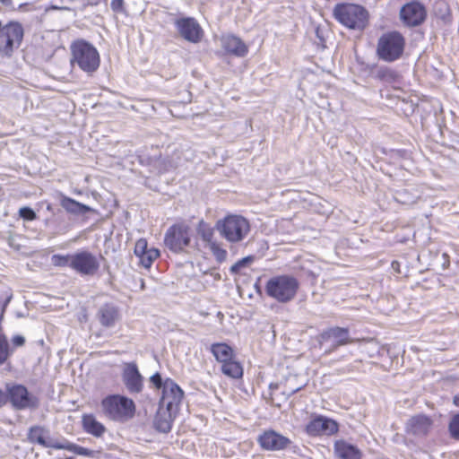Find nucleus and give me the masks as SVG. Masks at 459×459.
I'll list each match as a JSON object with an SVG mask.
<instances>
[{"label":"nucleus","instance_id":"nucleus-32","mask_svg":"<svg viewBox=\"0 0 459 459\" xmlns=\"http://www.w3.org/2000/svg\"><path fill=\"white\" fill-rule=\"evenodd\" d=\"M12 353L7 338L0 334V366L6 362Z\"/></svg>","mask_w":459,"mask_h":459},{"label":"nucleus","instance_id":"nucleus-26","mask_svg":"<svg viewBox=\"0 0 459 459\" xmlns=\"http://www.w3.org/2000/svg\"><path fill=\"white\" fill-rule=\"evenodd\" d=\"M210 351L215 359L223 364L235 357L233 349L225 342H215L211 345Z\"/></svg>","mask_w":459,"mask_h":459},{"label":"nucleus","instance_id":"nucleus-37","mask_svg":"<svg viewBox=\"0 0 459 459\" xmlns=\"http://www.w3.org/2000/svg\"><path fill=\"white\" fill-rule=\"evenodd\" d=\"M52 262L56 266L71 268L72 254L70 255H54Z\"/></svg>","mask_w":459,"mask_h":459},{"label":"nucleus","instance_id":"nucleus-3","mask_svg":"<svg viewBox=\"0 0 459 459\" xmlns=\"http://www.w3.org/2000/svg\"><path fill=\"white\" fill-rule=\"evenodd\" d=\"M215 229L221 237L231 244L243 241L250 232V223L242 215L230 214L218 220Z\"/></svg>","mask_w":459,"mask_h":459},{"label":"nucleus","instance_id":"nucleus-1","mask_svg":"<svg viewBox=\"0 0 459 459\" xmlns=\"http://www.w3.org/2000/svg\"><path fill=\"white\" fill-rule=\"evenodd\" d=\"M71 65L88 75L93 74L100 67V56L98 49L85 39L74 40L70 47Z\"/></svg>","mask_w":459,"mask_h":459},{"label":"nucleus","instance_id":"nucleus-41","mask_svg":"<svg viewBox=\"0 0 459 459\" xmlns=\"http://www.w3.org/2000/svg\"><path fill=\"white\" fill-rule=\"evenodd\" d=\"M110 8L114 13H124L126 12L124 0H111Z\"/></svg>","mask_w":459,"mask_h":459},{"label":"nucleus","instance_id":"nucleus-43","mask_svg":"<svg viewBox=\"0 0 459 459\" xmlns=\"http://www.w3.org/2000/svg\"><path fill=\"white\" fill-rule=\"evenodd\" d=\"M305 386V385H300L299 387H296V388H293L291 390H290L288 393H284L288 397H290L291 395H293L294 394L299 392L301 389H303Z\"/></svg>","mask_w":459,"mask_h":459},{"label":"nucleus","instance_id":"nucleus-40","mask_svg":"<svg viewBox=\"0 0 459 459\" xmlns=\"http://www.w3.org/2000/svg\"><path fill=\"white\" fill-rule=\"evenodd\" d=\"M150 382L153 385V386L156 389H161V391L164 389V386L166 385V379H163L160 372L154 373L150 377Z\"/></svg>","mask_w":459,"mask_h":459},{"label":"nucleus","instance_id":"nucleus-12","mask_svg":"<svg viewBox=\"0 0 459 459\" xmlns=\"http://www.w3.org/2000/svg\"><path fill=\"white\" fill-rule=\"evenodd\" d=\"M428 16L425 5L418 1L411 0L404 4L399 13L401 22L409 28L420 26Z\"/></svg>","mask_w":459,"mask_h":459},{"label":"nucleus","instance_id":"nucleus-20","mask_svg":"<svg viewBox=\"0 0 459 459\" xmlns=\"http://www.w3.org/2000/svg\"><path fill=\"white\" fill-rule=\"evenodd\" d=\"M178 411H169L167 408L158 406V411L154 417V429L160 433H169L172 429L174 420L178 415Z\"/></svg>","mask_w":459,"mask_h":459},{"label":"nucleus","instance_id":"nucleus-35","mask_svg":"<svg viewBox=\"0 0 459 459\" xmlns=\"http://www.w3.org/2000/svg\"><path fill=\"white\" fill-rule=\"evenodd\" d=\"M208 247L210 248L217 262L222 263L226 260L228 253L226 249L222 248L217 241L212 243L210 246H208Z\"/></svg>","mask_w":459,"mask_h":459},{"label":"nucleus","instance_id":"nucleus-8","mask_svg":"<svg viewBox=\"0 0 459 459\" xmlns=\"http://www.w3.org/2000/svg\"><path fill=\"white\" fill-rule=\"evenodd\" d=\"M23 35V27L18 22L11 21L3 25V30L0 34V55L2 56H11L13 50L21 46Z\"/></svg>","mask_w":459,"mask_h":459},{"label":"nucleus","instance_id":"nucleus-48","mask_svg":"<svg viewBox=\"0 0 459 459\" xmlns=\"http://www.w3.org/2000/svg\"><path fill=\"white\" fill-rule=\"evenodd\" d=\"M0 3L5 6H9L12 4V0H0Z\"/></svg>","mask_w":459,"mask_h":459},{"label":"nucleus","instance_id":"nucleus-13","mask_svg":"<svg viewBox=\"0 0 459 459\" xmlns=\"http://www.w3.org/2000/svg\"><path fill=\"white\" fill-rule=\"evenodd\" d=\"M185 393L182 388L171 378H166V385L161 391L159 406L167 408L169 411H179Z\"/></svg>","mask_w":459,"mask_h":459},{"label":"nucleus","instance_id":"nucleus-16","mask_svg":"<svg viewBox=\"0 0 459 459\" xmlns=\"http://www.w3.org/2000/svg\"><path fill=\"white\" fill-rule=\"evenodd\" d=\"M338 429L339 425L334 420L322 415L315 417L306 425V432L311 437L333 435Z\"/></svg>","mask_w":459,"mask_h":459},{"label":"nucleus","instance_id":"nucleus-21","mask_svg":"<svg viewBox=\"0 0 459 459\" xmlns=\"http://www.w3.org/2000/svg\"><path fill=\"white\" fill-rule=\"evenodd\" d=\"M97 317L102 326L110 328L120 319V313L117 306L106 303L99 308Z\"/></svg>","mask_w":459,"mask_h":459},{"label":"nucleus","instance_id":"nucleus-18","mask_svg":"<svg viewBox=\"0 0 459 459\" xmlns=\"http://www.w3.org/2000/svg\"><path fill=\"white\" fill-rule=\"evenodd\" d=\"M432 427L433 420L431 417L426 414H417L408 420L405 429L408 435L422 438L429 434Z\"/></svg>","mask_w":459,"mask_h":459},{"label":"nucleus","instance_id":"nucleus-23","mask_svg":"<svg viewBox=\"0 0 459 459\" xmlns=\"http://www.w3.org/2000/svg\"><path fill=\"white\" fill-rule=\"evenodd\" d=\"M60 205L67 213L74 216H83L89 212H94L92 207L63 194L60 195Z\"/></svg>","mask_w":459,"mask_h":459},{"label":"nucleus","instance_id":"nucleus-29","mask_svg":"<svg viewBox=\"0 0 459 459\" xmlns=\"http://www.w3.org/2000/svg\"><path fill=\"white\" fill-rule=\"evenodd\" d=\"M196 232L201 239L210 246L212 243H214L216 240L214 239V229L211 227V225L205 222L204 220H201L196 227Z\"/></svg>","mask_w":459,"mask_h":459},{"label":"nucleus","instance_id":"nucleus-36","mask_svg":"<svg viewBox=\"0 0 459 459\" xmlns=\"http://www.w3.org/2000/svg\"><path fill=\"white\" fill-rule=\"evenodd\" d=\"M448 432L455 440H459V411L452 416L448 424Z\"/></svg>","mask_w":459,"mask_h":459},{"label":"nucleus","instance_id":"nucleus-4","mask_svg":"<svg viewBox=\"0 0 459 459\" xmlns=\"http://www.w3.org/2000/svg\"><path fill=\"white\" fill-rule=\"evenodd\" d=\"M100 405L104 415L115 421L126 420L135 413L134 402L123 394H108L101 400Z\"/></svg>","mask_w":459,"mask_h":459},{"label":"nucleus","instance_id":"nucleus-7","mask_svg":"<svg viewBox=\"0 0 459 459\" xmlns=\"http://www.w3.org/2000/svg\"><path fill=\"white\" fill-rule=\"evenodd\" d=\"M4 396L6 403H10L15 411L35 410L39 405V398L22 384H6Z\"/></svg>","mask_w":459,"mask_h":459},{"label":"nucleus","instance_id":"nucleus-5","mask_svg":"<svg viewBox=\"0 0 459 459\" xmlns=\"http://www.w3.org/2000/svg\"><path fill=\"white\" fill-rule=\"evenodd\" d=\"M334 19L352 30H363L368 24V13L363 6L355 4H337L333 10Z\"/></svg>","mask_w":459,"mask_h":459},{"label":"nucleus","instance_id":"nucleus-31","mask_svg":"<svg viewBox=\"0 0 459 459\" xmlns=\"http://www.w3.org/2000/svg\"><path fill=\"white\" fill-rule=\"evenodd\" d=\"M160 255V251L156 248H150V250L139 258V264L148 269L152 266L155 259Z\"/></svg>","mask_w":459,"mask_h":459},{"label":"nucleus","instance_id":"nucleus-46","mask_svg":"<svg viewBox=\"0 0 459 459\" xmlns=\"http://www.w3.org/2000/svg\"><path fill=\"white\" fill-rule=\"evenodd\" d=\"M442 256H443V258H444L443 267H444V268H446V267H448V266H449V264H450V262H449V256H448V255H447V254H446V253H444Z\"/></svg>","mask_w":459,"mask_h":459},{"label":"nucleus","instance_id":"nucleus-11","mask_svg":"<svg viewBox=\"0 0 459 459\" xmlns=\"http://www.w3.org/2000/svg\"><path fill=\"white\" fill-rule=\"evenodd\" d=\"M257 443L264 451H282L291 449L295 452L297 446L288 437L274 429H266L257 437Z\"/></svg>","mask_w":459,"mask_h":459},{"label":"nucleus","instance_id":"nucleus-15","mask_svg":"<svg viewBox=\"0 0 459 459\" xmlns=\"http://www.w3.org/2000/svg\"><path fill=\"white\" fill-rule=\"evenodd\" d=\"M27 439L30 444H37L45 448L56 450H59L62 443V440L52 438L49 429L40 425L30 427L27 433Z\"/></svg>","mask_w":459,"mask_h":459},{"label":"nucleus","instance_id":"nucleus-39","mask_svg":"<svg viewBox=\"0 0 459 459\" xmlns=\"http://www.w3.org/2000/svg\"><path fill=\"white\" fill-rule=\"evenodd\" d=\"M149 250L150 248H148V243L145 238H140L136 241L134 252L137 257L144 255Z\"/></svg>","mask_w":459,"mask_h":459},{"label":"nucleus","instance_id":"nucleus-49","mask_svg":"<svg viewBox=\"0 0 459 459\" xmlns=\"http://www.w3.org/2000/svg\"><path fill=\"white\" fill-rule=\"evenodd\" d=\"M47 210L49 211V212H52V205L51 204H48Z\"/></svg>","mask_w":459,"mask_h":459},{"label":"nucleus","instance_id":"nucleus-30","mask_svg":"<svg viewBox=\"0 0 459 459\" xmlns=\"http://www.w3.org/2000/svg\"><path fill=\"white\" fill-rule=\"evenodd\" d=\"M435 15L437 19L441 20L444 23H448L451 19L450 8L445 1L436 3L434 9Z\"/></svg>","mask_w":459,"mask_h":459},{"label":"nucleus","instance_id":"nucleus-44","mask_svg":"<svg viewBox=\"0 0 459 459\" xmlns=\"http://www.w3.org/2000/svg\"><path fill=\"white\" fill-rule=\"evenodd\" d=\"M6 404V399L4 396V391L0 388V408Z\"/></svg>","mask_w":459,"mask_h":459},{"label":"nucleus","instance_id":"nucleus-24","mask_svg":"<svg viewBox=\"0 0 459 459\" xmlns=\"http://www.w3.org/2000/svg\"><path fill=\"white\" fill-rule=\"evenodd\" d=\"M223 48L226 52L239 57L245 56L248 52L244 41L234 35H229L224 38Z\"/></svg>","mask_w":459,"mask_h":459},{"label":"nucleus","instance_id":"nucleus-34","mask_svg":"<svg viewBox=\"0 0 459 459\" xmlns=\"http://www.w3.org/2000/svg\"><path fill=\"white\" fill-rule=\"evenodd\" d=\"M255 261V255H247L239 260H238L234 264H232L230 268V272L232 274H238L242 268L248 266L251 263Z\"/></svg>","mask_w":459,"mask_h":459},{"label":"nucleus","instance_id":"nucleus-47","mask_svg":"<svg viewBox=\"0 0 459 459\" xmlns=\"http://www.w3.org/2000/svg\"><path fill=\"white\" fill-rule=\"evenodd\" d=\"M453 402L455 405L459 406V394L454 396Z\"/></svg>","mask_w":459,"mask_h":459},{"label":"nucleus","instance_id":"nucleus-27","mask_svg":"<svg viewBox=\"0 0 459 459\" xmlns=\"http://www.w3.org/2000/svg\"><path fill=\"white\" fill-rule=\"evenodd\" d=\"M59 450H67L73 452L78 455H83L87 457H94L96 452L84 446H81L75 443L70 442L66 438H62V443Z\"/></svg>","mask_w":459,"mask_h":459},{"label":"nucleus","instance_id":"nucleus-50","mask_svg":"<svg viewBox=\"0 0 459 459\" xmlns=\"http://www.w3.org/2000/svg\"><path fill=\"white\" fill-rule=\"evenodd\" d=\"M255 289L257 290V291H260V289H259V287H258V285H257V284H255Z\"/></svg>","mask_w":459,"mask_h":459},{"label":"nucleus","instance_id":"nucleus-17","mask_svg":"<svg viewBox=\"0 0 459 459\" xmlns=\"http://www.w3.org/2000/svg\"><path fill=\"white\" fill-rule=\"evenodd\" d=\"M175 26L180 36L188 42L198 43L203 37V30L195 19L185 17L178 19Z\"/></svg>","mask_w":459,"mask_h":459},{"label":"nucleus","instance_id":"nucleus-45","mask_svg":"<svg viewBox=\"0 0 459 459\" xmlns=\"http://www.w3.org/2000/svg\"><path fill=\"white\" fill-rule=\"evenodd\" d=\"M13 298V295L10 294L9 296H7L4 299V301L3 302V312L5 310V308L7 307V306L9 305L11 299Z\"/></svg>","mask_w":459,"mask_h":459},{"label":"nucleus","instance_id":"nucleus-6","mask_svg":"<svg viewBox=\"0 0 459 459\" xmlns=\"http://www.w3.org/2000/svg\"><path fill=\"white\" fill-rule=\"evenodd\" d=\"M405 39L397 30L388 31L380 36L377 45V55L387 63L400 59L404 52Z\"/></svg>","mask_w":459,"mask_h":459},{"label":"nucleus","instance_id":"nucleus-10","mask_svg":"<svg viewBox=\"0 0 459 459\" xmlns=\"http://www.w3.org/2000/svg\"><path fill=\"white\" fill-rule=\"evenodd\" d=\"M100 267L99 258L89 250L82 249L72 254L71 269L82 276H93Z\"/></svg>","mask_w":459,"mask_h":459},{"label":"nucleus","instance_id":"nucleus-25","mask_svg":"<svg viewBox=\"0 0 459 459\" xmlns=\"http://www.w3.org/2000/svg\"><path fill=\"white\" fill-rule=\"evenodd\" d=\"M82 429L95 437H101L105 431V426L97 420L93 414H83L82 417Z\"/></svg>","mask_w":459,"mask_h":459},{"label":"nucleus","instance_id":"nucleus-19","mask_svg":"<svg viewBox=\"0 0 459 459\" xmlns=\"http://www.w3.org/2000/svg\"><path fill=\"white\" fill-rule=\"evenodd\" d=\"M331 341L333 342V349L350 343V330L346 327L334 326L324 330L319 334V342L321 344Z\"/></svg>","mask_w":459,"mask_h":459},{"label":"nucleus","instance_id":"nucleus-2","mask_svg":"<svg viewBox=\"0 0 459 459\" xmlns=\"http://www.w3.org/2000/svg\"><path fill=\"white\" fill-rule=\"evenodd\" d=\"M300 283L292 274H279L268 279L264 286L266 295L279 303H289L297 296Z\"/></svg>","mask_w":459,"mask_h":459},{"label":"nucleus","instance_id":"nucleus-22","mask_svg":"<svg viewBox=\"0 0 459 459\" xmlns=\"http://www.w3.org/2000/svg\"><path fill=\"white\" fill-rule=\"evenodd\" d=\"M333 451L339 459H361L362 457V452L357 446L343 439L334 442Z\"/></svg>","mask_w":459,"mask_h":459},{"label":"nucleus","instance_id":"nucleus-42","mask_svg":"<svg viewBox=\"0 0 459 459\" xmlns=\"http://www.w3.org/2000/svg\"><path fill=\"white\" fill-rule=\"evenodd\" d=\"M11 342L14 347H22L25 343V338L22 335L16 334L13 336Z\"/></svg>","mask_w":459,"mask_h":459},{"label":"nucleus","instance_id":"nucleus-38","mask_svg":"<svg viewBox=\"0 0 459 459\" xmlns=\"http://www.w3.org/2000/svg\"><path fill=\"white\" fill-rule=\"evenodd\" d=\"M19 216L27 221H32L37 218V214L33 209L29 206H23L19 209Z\"/></svg>","mask_w":459,"mask_h":459},{"label":"nucleus","instance_id":"nucleus-33","mask_svg":"<svg viewBox=\"0 0 459 459\" xmlns=\"http://www.w3.org/2000/svg\"><path fill=\"white\" fill-rule=\"evenodd\" d=\"M396 73L388 67L382 66L377 71L376 78L385 82H393L396 79Z\"/></svg>","mask_w":459,"mask_h":459},{"label":"nucleus","instance_id":"nucleus-28","mask_svg":"<svg viewBox=\"0 0 459 459\" xmlns=\"http://www.w3.org/2000/svg\"><path fill=\"white\" fill-rule=\"evenodd\" d=\"M221 372L231 378H240L243 376V368L239 362L233 359L221 364Z\"/></svg>","mask_w":459,"mask_h":459},{"label":"nucleus","instance_id":"nucleus-14","mask_svg":"<svg viewBox=\"0 0 459 459\" xmlns=\"http://www.w3.org/2000/svg\"><path fill=\"white\" fill-rule=\"evenodd\" d=\"M121 377L123 384L129 394H137L143 392L144 387V377L141 374L138 366L134 361L124 364Z\"/></svg>","mask_w":459,"mask_h":459},{"label":"nucleus","instance_id":"nucleus-9","mask_svg":"<svg viewBox=\"0 0 459 459\" xmlns=\"http://www.w3.org/2000/svg\"><path fill=\"white\" fill-rule=\"evenodd\" d=\"M191 243L190 228L184 223H175L169 227L164 236L165 247L175 254H180Z\"/></svg>","mask_w":459,"mask_h":459}]
</instances>
